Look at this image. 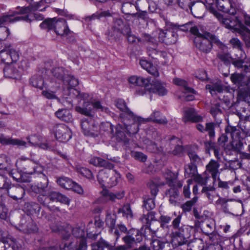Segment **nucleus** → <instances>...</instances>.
<instances>
[{"mask_svg":"<svg viewBox=\"0 0 250 250\" xmlns=\"http://www.w3.org/2000/svg\"><path fill=\"white\" fill-rule=\"evenodd\" d=\"M128 82L130 83L135 85L144 87L146 90L150 92L157 94L159 96L166 95L167 93L165 83H162L157 80L153 81L152 83H151L150 79L149 78L132 76L129 78Z\"/></svg>","mask_w":250,"mask_h":250,"instance_id":"f257e3e1","label":"nucleus"},{"mask_svg":"<svg viewBox=\"0 0 250 250\" xmlns=\"http://www.w3.org/2000/svg\"><path fill=\"white\" fill-rule=\"evenodd\" d=\"M213 2V0H207L206 7L225 27L237 31L244 27L242 22L241 21L240 19L241 17L240 16L238 15V14H234V15H235V19L225 18L210 5V4H212Z\"/></svg>","mask_w":250,"mask_h":250,"instance_id":"f03ea898","label":"nucleus"},{"mask_svg":"<svg viewBox=\"0 0 250 250\" xmlns=\"http://www.w3.org/2000/svg\"><path fill=\"white\" fill-rule=\"evenodd\" d=\"M194 44L200 51L208 53L212 48V43H214L220 46L225 45L220 42L218 38L208 32L203 33V36L196 37L194 40Z\"/></svg>","mask_w":250,"mask_h":250,"instance_id":"7ed1b4c3","label":"nucleus"},{"mask_svg":"<svg viewBox=\"0 0 250 250\" xmlns=\"http://www.w3.org/2000/svg\"><path fill=\"white\" fill-rule=\"evenodd\" d=\"M225 132L230 134L232 141L224 147V150L227 154H231L232 151H239L242 149L243 143L240 137V131L235 126L228 125L225 128Z\"/></svg>","mask_w":250,"mask_h":250,"instance_id":"20e7f679","label":"nucleus"},{"mask_svg":"<svg viewBox=\"0 0 250 250\" xmlns=\"http://www.w3.org/2000/svg\"><path fill=\"white\" fill-rule=\"evenodd\" d=\"M40 27L42 29L49 30L54 29L56 33L60 36L67 35L70 32L66 22L63 19L46 20L40 24Z\"/></svg>","mask_w":250,"mask_h":250,"instance_id":"39448f33","label":"nucleus"},{"mask_svg":"<svg viewBox=\"0 0 250 250\" xmlns=\"http://www.w3.org/2000/svg\"><path fill=\"white\" fill-rule=\"evenodd\" d=\"M16 165L18 169L29 174L42 173L44 169L43 167L40 164L24 156L20 157Z\"/></svg>","mask_w":250,"mask_h":250,"instance_id":"423d86ee","label":"nucleus"},{"mask_svg":"<svg viewBox=\"0 0 250 250\" xmlns=\"http://www.w3.org/2000/svg\"><path fill=\"white\" fill-rule=\"evenodd\" d=\"M18 11H10L8 14L0 18V41L6 40L10 34L9 30L3 25L20 20H26L27 17L18 16Z\"/></svg>","mask_w":250,"mask_h":250,"instance_id":"0eeeda50","label":"nucleus"},{"mask_svg":"<svg viewBox=\"0 0 250 250\" xmlns=\"http://www.w3.org/2000/svg\"><path fill=\"white\" fill-rule=\"evenodd\" d=\"M212 4H210L215 10L217 8L218 10L230 15H234L236 13L241 4L230 0H213ZM207 0H206V5Z\"/></svg>","mask_w":250,"mask_h":250,"instance_id":"6e6552de","label":"nucleus"},{"mask_svg":"<svg viewBox=\"0 0 250 250\" xmlns=\"http://www.w3.org/2000/svg\"><path fill=\"white\" fill-rule=\"evenodd\" d=\"M130 33L129 27L125 24L121 18L114 20L113 25L107 32L109 39H116L121 34L128 35Z\"/></svg>","mask_w":250,"mask_h":250,"instance_id":"1a4fd4ad","label":"nucleus"},{"mask_svg":"<svg viewBox=\"0 0 250 250\" xmlns=\"http://www.w3.org/2000/svg\"><path fill=\"white\" fill-rule=\"evenodd\" d=\"M29 2V5L26 7L17 8L16 11H19L18 16L27 17L26 21H27L28 16L27 14L32 11L39 10L43 11L48 6V4L45 2V0H26Z\"/></svg>","mask_w":250,"mask_h":250,"instance_id":"9d476101","label":"nucleus"},{"mask_svg":"<svg viewBox=\"0 0 250 250\" xmlns=\"http://www.w3.org/2000/svg\"><path fill=\"white\" fill-rule=\"evenodd\" d=\"M121 118L124 124V125L129 134H135L138 131V125L136 123L142 124L143 119L141 117L137 116L133 114V117H130L127 112L125 111L120 114Z\"/></svg>","mask_w":250,"mask_h":250,"instance_id":"9b49d317","label":"nucleus"},{"mask_svg":"<svg viewBox=\"0 0 250 250\" xmlns=\"http://www.w3.org/2000/svg\"><path fill=\"white\" fill-rule=\"evenodd\" d=\"M63 83L68 86V89L70 91L71 97H76L77 98H82L84 100L88 99L89 94L85 93H81L79 91L74 88L79 84L78 79L73 76L67 75Z\"/></svg>","mask_w":250,"mask_h":250,"instance_id":"f8f14e48","label":"nucleus"},{"mask_svg":"<svg viewBox=\"0 0 250 250\" xmlns=\"http://www.w3.org/2000/svg\"><path fill=\"white\" fill-rule=\"evenodd\" d=\"M179 28L174 25L171 29L162 31L159 34V39L166 44L170 45L175 43L177 39V31Z\"/></svg>","mask_w":250,"mask_h":250,"instance_id":"ddd939ff","label":"nucleus"},{"mask_svg":"<svg viewBox=\"0 0 250 250\" xmlns=\"http://www.w3.org/2000/svg\"><path fill=\"white\" fill-rule=\"evenodd\" d=\"M53 131L56 139L60 142H67L72 136L70 129L62 124L56 125L54 127Z\"/></svg>","mask_w":250,"mask_h":250,"instance_id":"4468645a","label":"nucleus"},{"mask_svg":"<svg viewBox=\"0 0 250 250\" xmlns=\"http://www.w3.org/2000/svg\"><path fill=\"white\" fill-rule=\"evenodd\" d=\"M81 127L85 135L94 136L97 135L98 127L92 118L82 120Z\"/></svg>","mask_w":250,"mask_h":250,"instance_id":"2eb2a0df","label":"nucleus"},{"mask_svg":"<svg viewBox=\"0 0 250 250\" xmlns=\"http://www.w3.org/2000/svg\"><path fill=\"white\" fill-rule=\"evenodd\" d=\"M80 99L83 101L82 106H77L75 108V110L78 112L87 116H93L94 115V111L93 107L92 99H91L90 96L87 100H84L82 98Z\"/></svg>","mask_w":250,"mask_h":250,"instance_id":"dca6fc26","label":"nucleus"},{"mask_svg":"<svg viewBox=\"0 0 250 250\" xmlns=\"http://www.w3.org/2000/svg\"><path fill=\"white\" fill-rule=\"evenodd\" d=\"M21 70L17 65H8L3 69L4 75L6 78L19 80L21 76Z\"/></svg>","mask_w":250,"mask_h":250,"instance_id":"f3484780","label":"nucleus"},{"mask_svg":"<svg viewBox=\"0 0 250 250\" xmlns=\"http://www.w3.org/2000/svg\"><path fill=\"white\" fill-rule=\"evenodd\" d=\"M219 167V162L213 159H211L206 167V171L211 175L213 180V183L216 181L217 177H219L220 174Z\"/></svg>","mask_w":250,"mask_h":250,"instance_id":"a211bd4d","label":"nucleus"},{"mask_svg":"<svg viewBox=\"0 0 250 250\" xmlns=\"http://www.w3.org/2000/svg\"><path fill=\"white\" fill-rule=\"evenodd\" d=\"M183 121L185 123H200L202 122L203 117L198 114L194 109L190 108L185 111Z\"/></svg>","mask_w":250,"mask_h":250,"instance_id":"6ab92c4d","label":"nucleus"},{"mask_svg":"<svg viewBox=\"0 0 250 250\" xmlns=\"http://www.w3.org/2000/svg\"><path fill=\"white\" fill-rule=\"evenodd\" d=\"M143 121V123H146L148 122H152L154 123L166 125L167 123V120L165 116L159 111L155 110L147 118H143L141 119Z\"/></svg>","mask_w":250,"mask_h":250,"instance_id":"aec40b11","label":"nucleus"},{"mask_svg":"<svg viewBox=\"0 0 250 250\" xmlns=\"http://www.w3.org/2000/svg\"><path fill=\"white\" fill-rule=\"evenodd\" d=\"M171 243L175 246L182 245L187 242L184 236L183 227H181L179 230H174L171 234Z\"/></svg>","mask_w":250,"mask_h":250,"instance_id":"412c9836","label":"nucleus"},{"mask_svg":"<svg viewBox=\"0 0 250 250\" xmlns=\"http://www.w3.org/2000/svg\"><path fill=\"white\" fill-rule=\"evenodd\" d=\"M164 177L167 180V183L170 187H178L181 188L183 183L177 179V175L169 170H166Z\"/></svg>","mask_w":250,"mask_h":250,"instance_id":"4be33fe9","label":"nucleus"},{"mask_svg":"<svg viewBox=\"0 0 250 250\" xmlns=\"http://www.w3.org/2000/svg\"><path fill=\"white\" fill-rule=\"evenodd\" d=\"M101 202H106L108 200L114 201L116 199H122L124 196L123 191L114 194L104 189L101 191Z\"/></svg>","mask_w":250,"mask_h":250,"instance_id":"5701e85b","label":"nucleus"},{"mask_svg":"<svg viewBox=\"0 0 250 250\" xmlns=\"http://www.w3.org/2000/svg\"><path fill=\"white\" fill-rule=\"evenodd\" d=\"M7 189L9 196L16 200L22 198L25 193L24 189L21 186L12 187Z\"/></svg>","mask_w":250,"mask_h":250,"instance_id":"b1692460","label":"nucleus"},{"mask_svg":"<svg viewBox=\"0 0 250 250\" xmlns=\"http://www.w3.org/2000/svg\"><path fill=\"white\" fill-rule=\"evenodd\" d=\"M89 163L96 167H104L111 169L114 166L112 164L98 157H93L89 160Z\"/></svg>","mask_w":250,"mask_h":250,"instance_id":"393cba45","label":"nucleus"},{"mask_svg":"<svg viewBox=\"0 0 250 250\" xmlns=\"http://www.w3.org/2000/svg\"><path fill=\"white\" fill-rule=\"evenodd\" d=\"M141 67L147 71L150 74L157 77L159 76V72L156 67L146 60H141L140 61Z\"/></svg>","mask_w":250,"mask_h":250,"instance_id":"a878e982","label":"nucleus"},{"mask_svg":"<svg viewBox=\"0 0 250 250\" xmlns=\"http://www.w3.org/2000/svg\"><path fill=\"white\" fill-rule=\"evenodd\" d=\"M231 82L238 87L247 85L249 83L248 79L243 75L238 73H234L230 76Z\"/></svg>","mask_w":250,"mask_h":250,"instance_id":"bb28decb","label":"nucleus"},{"mask_svg":"<svg viewBox=\"0 0 250 250\" xmlns=\"http://www.w3.org/2000/svg\"><path fill=\"white\" fill-rule=\"evenodd\" d=\"M1 143L7 145L17 146L19 147H25L27 146V143L21 140L12 138H0Z\"/></svg>","mask_w":250,"mask_h":250,"instance_id":"cd10ccee","label":"nucleus"},{"mask_svg":"<svg viewBox=\"0 0 250 250\" xmlns=\"http://www.w3.org/2000/svg\"><path fill=\"white\" fill-rule=\"evenodd\" d=\"M206 89H208L212 95L217 93H221L223 91V88L222 83L220 81H217L210 83L206 85Z\"/></svg>","mask_w":250,"mask_h":250,"instance_id":"c85d7f7f","label":"nucleus"},{"mask_svg":"<svg viewBox=\"0 0 250 250\" xmlns=\"http://www.w3.org/2000/svg\"><path fill=\"white\" fill-rule=\"evenodd\" d=\"M165 183L159 180L154 179L150 180L147 183V187L150 190V193L152 196L155 197L158 191V187L163 186Z\"/></svg>","mask_w":250,"mask_h":250,"instance_id":"c756f323","label":"nucleus"},{"mask_svg":"<svg viewBox=\"0 0 250 250\" xmlns=\"http://www.w3.org/2000/svg\"><path fill=\"white\" fill-rule=\"evenodd\" d=\"M60 249L61 250H86L87 245L86 240L84 239H81L77 247L75 249L72 248L71 243H70L68 245L65 243L63 245H61Z\"/></svg>","mask_w":250,"mask_h":250,"instance_id":"7c9ffc66","label":"nucleus"},{"mask_svg":"<svg viewBox=\"0 0 250 250\" xmlns=\"http://www.w3.org/2000/svg\"><path fill=\"white\" fill-rule=\"evenodd\" d=\"M57 117L65 122H69L72 119V115L69 111L66 109H62L58 110L55 113Z\"/></svg>","mask_w":250,"mask_h":250,"instance_id":"2f4dec72","label":"nucleus"},{"mask_svg":"<svg viewBox=\"0 0 250 250\" xmlns=\"http://www.w3.org/2000/svg\"><path fill=\"white\" fill-rule=\"evenodd\" d=\"M92 248V250H104V248H106L107 250H115L112 246L103 240L93 244Z\"/></svg>","mask_w":250,"mask_h":250,"instance_id":"473e14b6","label":"nucleus"},{"mask_svg":"<svg viewBox=\"0 0 250 250\" xmlns=\"http://www.w3.org/2000/svg\"><path fill=\"white\" fill-rule=\"evenodd\" d=\"M201 192L202 193L205 194L206 197L210 202L213 201L214 197L216 194L215 188L213 186H204Z\"/></svg>","mask_w":250,"mask_h":250,"instance_id":"72a5a7b5","label":"nucleus"},{"mask_svg":"<svg viewBox=\"0 0 250 250\" xmlns=\"http://www.w3.org/2000/svg\"><path fill=\"white\" fill-rule=\"evenodd\" d=\"M92 101L94 114L96 112H104L106 113H109V110L108 108L103 105L102 103L100 101L92 99Z\"/></svg>","mask_w":250,"mask_h":250,"instance_id":"f704fd0d","label":"nucleus"},{"mask_svg":"<svg viewBox=\"0 0 250 250\" xmlns=\"http://www.w3.org/2000/svg\"><path fill=\"white\" fill-rule=\"evenodd\" d=\"M177 188L178 187H171V188L167 191V194L169 196V202L171 204L175 205L177 202L179 196L178 191Z\"/></svg>","mask_w":250,"mask_h":250,"instance_id":"c9c22d12","label":"nucleus"},{"mask_svg":"<svg viewBox=\"0 0 250 250\" xmlns=\"http://www.w3.org/2000/svg\"><path fill=\"white\" fill-rule=\"evenodd\" d=\"M111 173L110 169L109 170H102L99 171L97 178L99 183L102 185V187L105 184H107V181L108 180V175Z\"/></svg>","mask_w":250,"mask_h":250,"instance_id":"e433bc0d","label":"nucleus"},{"mask_svg":"<svg viewBox=\"0 0 250 250\" xmlns=\"http://www.w3.org/2000/svg\"><path fill=\"white\" fill-rule=\"evenodd\" d=\"M197 173V166L189 164L185 166V176L186 177H193Z\"/></svg>","mask_w":250,"mask_h":250,"instance_id":"4c0bfd02","label":"nucleus"},{"mask_svg":"<svg viewBox=\"0 0 250 250\" xmlns=\"http://www.w3.org/2000/svg\"><path fill=\"white\" fill-rule=\"evenodd\" d=\"M58 184L62 188L71 189L73 186V181L66 177H62L57 180Z\"/></svg>","mask_w":250,"mask_h":250,"instance_id":"58836bf2","label":"nucleus"},{"mask_svg":"<svg viewBox=\"0 0 250 250\" xmlns=\"http://www.w3.org/2000/svg\"><path fill=\"white\" fill-rule=\"evenodd\" d=\"M53 75L59 80L64 82L68 74H66L63 67H58L55 68L52 70Z\"/></svg>","mask_w":250,"mask_h":250,"instance_id":"ea45409f","label":"nucleus"},{"mask_svg":"<svg viewBox=\"0 0 250 250\" xmlns=\"http://www.w3.org/2000/svg\"><path fill=\"white\" fill-rule=\"evenodd\" d=\"M116 105L117 108L122 111V113L126 111L130 117L134 118L133 113L128 108L125 102L123 100H118L116 102Z\"/></svg>","mask_w":250,"mask_h":250,"instance_id":"a19ab883","label":"nucleus"},{"mask_svg":"<svg viewBox=\"0 0 250 250\" xmlns=\"http://www.w3.org/2000/svg\"><path fill=\"white\" fill-rule=\"evenodd\" d=\"M0 61L5 63H11L8 45L0 51Z\"/></svg>","mask_w":250,"mask_h":250,"instance_id":"79ce46f5","label":"nucleus"},{"mask_svg":"<svg viewBox=\"0 0 250 250\" xmlns=\"http://www.w3.org/2000/svg\"><path fill=\"white\" fill-rule=\"evenodd\" d=\"M109 175H111V177L108 179L106 184L107 187H112L117 184L118 179L120 178V174L115 171H111Z\"/></svg>","mask_w":250,"mask_h":250,"instance_id":"37998d69","label":"nucleus"},{"mask_svg":"<svg viewBox=\"0 0 250 250\" xmlns=\"http://www.w3.org/2000/svg\"><path fill=\"white\" fill-rule=\"evenodd\" d=\"M30 83L34 87L42 89L44 85V80L41 76H35L31 79Z\"/></svg>","mask_w":250,"mask_h":250,"instance_id":"c03bdc74","label":"nucleus"},{"mask_svg":"<svg viewBox=\"0 0 250 250\" xmlns=\"http://www.w3.org/2000/svg\"><path fill=\"white\" fill-rule=\"evenodd\" d=\"M173 82L175 85L182 87L184 91H186L187 92H194V89L189 87L188 86L187 82L183 79L176 78L173 79Z\"/></svg>","mask_w":250,"mask_h":250,"instance_id":"a18cd8bd","label":"nucleus"},{"mask_svg":"<svg viewBox=\"0 0 250 250\" xmlns=\"http://www.w3.org/2000/svg\"><path fill=\"white\" fill-rule=\"evenodd\" d=\"M235 14L240 16L241 17V21L242 22V19L244 20L245 23L250 26V16L248 15L245 12H244L241 8V5L239 7V9H237V11Z\"/></svg>","mask_w":250,"mask_h":250,"instance_id":"49530a36","label":"nucleus"},{"mask_svg":"<svg viewBox=\"0 0 250 250\" xmlns=\"http://www.w3.org/2000/svg\"><path fill=\"white\" fill-rule=\"evenodd\" d=\"M144 207L147 210L153 209L155 207L154 197L149 198L146 196L144 199Z\"/></svg>","mask_w":250,"mask_h":250,"instance_id":"de8ad7c7","label":"nucleus"},{"mask_svg":"<svg viewBox=\"0 0 250 250\" xmlns=\"http://www.w3.org/2000/svg\"><path fill=\"white\" fill-rule=\"evenodd\" d=\"M9 56L10 57L11 63L13 62H16L19 59V54L12 46L11 45H8Z\"/></svg>","mask_w":250,"mask_h":250,"instance_id":"09e8293b","label":"nucleus"},{"mask_svg":"<svg viewBox=\"0 0 250 250\" xmlns=\"http://www.w3.org/2000/svg\"><path fill=\"white\" fill-rule=\"evenodd\" d=\"M188 156L190 160V164L197 166V165L202 162L201 158L194 151H189Z\"/></svg>","mask_w":250,"mask_h":250,"instance_id":"8fccbe9b","label":"nucleus"},{"mask_svg":"<svg viewBox=\"0 0 250 250\" xmlns=\"http://www.w3.org/2000/svg\"><path fill=\"white\" fill-rule=\"evenodd\" d=\"M119 212L122 213L124 216L126 218H132L133 214L131 210L129 205L127 204L123 207L122 208L119 209Z\"/></svg>","mask_w":250,"mask_h":250,"instance_id":"3c124183","label":"nucleus"},{"mask_svg":"<svg viewBox=\"0 0 250 250\" xmlns=\"http://www.w3.org/2000/svg\"><path fill=\"white\" fill-rule=\"evenodd\" d=\"M198 197L195 196L192 200L188 201L183 204L182 208L185 211H189L191 209L192 207L197 202Z\"/></svg>","mask_w":250,"mask_h":250,"instance_id":"603ef678","label":"nucleus"},{"mask_svg":"<svg viewBox=\"0 0 250 250\" xmlns=\"http://www.w3.org/2000/svg\"><path fill=\"white\" fill-rule=\"evenodd\" d=\"M6 250H18L19 245L13 239H9L5 241Z\"/></svg>","mask_w":250,"mask_h":250,"instance_id":"864d4df0","label":"nucleus"},{"mask_svg":"<svg viewBox=\"0 0 250 250\" xmlns=\"http://www.w3.org/2000/svg\"><path fill=\"white\" fill-rule=\"evenodd\" d=\"M203 6L201 8L197 5L194 4L190 7V10L193 15L197 18H201L203 12Z\"/></svg>","mask_w":250,"mask_h":250,"instance_id":"5fc2aeb1","label":"nucleus"},{"mask_svg":"<svg viewBox=\"0 0 250 250\" xmlns=\"http://www.w3.org/2000/svg\"><path fill=\"white\" fill-rule=\"evenodd\" d=\"M216 124L213 123H208L206 124V130L208 132V134L210 138H212L215 137L214 128Z\"/></svg>","mask_w":250,"mask_h":250,"instance_id":"6e6d98bb","label":"nucleus"},{"mask_svg":"<svg viewBox=\"0 0 250 250\" xmlns=\"http://www.w3.org/2000/svg\"><path fill=\"white\" fill-rule=\"evenodd\" d=\"M130 155L135 159L141 162H145L147 159L146 156L141 152L132 151Z\"/></svg>","mask_w":250,"mask_h":250,"instance_id":"4d7b16f0","label":"nucleus"},{"mask_svg":"<svg viewBox=\"0 0 250 250\" xmlns=\"http://www.w3.org/2000/svg\"><path fill=\"white\" fill-rule=\"evenodd\" d=\"M27 139L30 146H38L41 142L40 137L35 135L27 137Z\"/></svg>","mask_w":250,"mask_h":250,"instance_id":"13d9d810","label":"nucleus"},{"mask_svg":"<svg viewBox=\"0 0 250 250\" xmlns=\"http://www.w3.org/2000/svg\"><path fill=\"white\" fill-rule=\"evenodd\" d=\"M10 161L5 155L0 156V169H4L8 167Z\"/></svg>","mask_w":250,"mask_h":250,"instance_id":"bf43d9fd","label":"nucleus"},{"mask_svg":"<svg viewBox=\"0 0 250 250\" xmlns=\"http://www.w3.org/2000/svg\"><path fill=\"white\" fill-rule=\"evenodd\" d=\"M193 178L196 183L202 186L206 185L209 178L208 177H203L201 175L197 173Z\"/></svg>","mask_w":250,"mask_h":250,"instance_id":"052dcab7","label":"nucleus"},{"mask_svg":"<svg viewBox=\"0 0 250 250\" xmlns=\"http://www.w3.org/2000/svg\"><path fill=\"white\" fill-rule=\"evenodd\" d=\"M72 232L73 235L75 237L80 238L79 243L82 239H84L85 240V239L84 238V232L83 229L79 228H75L72 229Z\"/></svg>","mask_w":250,"mask_h":250,"instance_id":"680f3d73","label":"nucleus"},{"mask_svg":"<svg viewBox=\"0 0 250 250\" xmlns=\"http://www.w3.org/2000/svg\"><path fill=\"white\" fill-rule=\"evenodd\" d=\"M9 186V180L4 176L0 174V188L8 189Z\"/></svg>","mask_w":250,"mask_h":250,"instance_id":"e2e57ef3","label":"nucleus"},{"mask_svg":"<svg viewBox=\"0 0 250 250\" xmlns=\"http://www.w3.org/2000/svg\"><path fill=\"white\" fill-rule=\"evenodd\" d=\"M119 126H118L116 130L117 131L116 132V136L117 138V140L118 141H124L126 142L125 135V132L120 130L119 128Z\"/></svg>","mask_w":250,"mask_h":250,"instance_id":"0e129e2a","label":"nucleus"},{"mask_svg":"<svg viewBox=\"0 0 250 250\" xmlns=\"http://www.w3.org/2000/svg\"><path fill=\"white\" fill-rule=\"evenodd\" d=\"M187 185H185L183 188V194L186 198H189L190 197V185L192 183V180L189 179L187 181Z\"/></svg>","mask_w":250,"mask_h":250,"instance_id":"69168bd1","label":"nucleus"},{"mask_svg":"<svg viewBox=\"0 0 250 250\" xmlns=\"http://www.w3.org/2000/svg\"><path fill=\"white\" fill-rule=\"evenodd\" d=\"M42 94L45 98L48 99H58L55 93L50 90H44L42 92Z\"/></svg>","mask_w":250,"mask_h":250,"instance_id":"338daca9","label":"nucleus"},{"mask_svg":"<svg viewBox=\"0 0 250 250\" xmlns=\"http://www.w3.org/2000/svg\"><path fill=\"white\" fill-rule=\"evenodd\" d=\"M80 173L83 176L90 179L93 177V175L90 170L85 167H82L79 169Z\"/></svg>","mask_w":250,"mask_h":250,"instance_id":"774afa93","label":"nucleus"}]
</instances>
